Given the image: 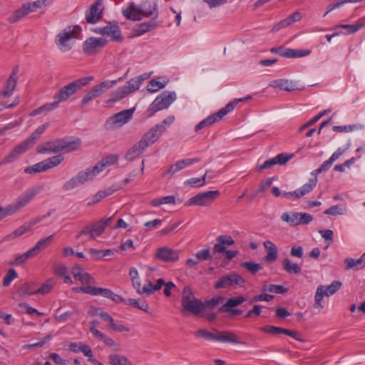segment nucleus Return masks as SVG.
I'll return each mask as SVG.
<instances>
[{
	"label": "nucleus",
	"mask_w": 365,
	"mask_h": 365,
	"mask_svg": "<svg viewBox=\"0 0 365 365\" xmlns=\"http://www.w3.org/2000/svg\"><path fill=\"white\" fill-rule=\"evenodd\" d=\"M164 128L161 125L153 126L140 138V140L130 148L126 154L125 159L131 161L143 153L145 149L155 143L160 137V132Z\"/></svg>",
	"instance_id": "nucleus-1"
},
{
	"label": "nucleus",
	"mask_w": 365,
	"mask_h": 365,
	"mask_svg": "<svg viewBox=\"0 0 365 365\" xmlns=\"http://www.w3.org/2000/svg\"><path fill=\"white\" fill-rule=\"evenodd\" d=\"M122 13L126 19L133 21L140 20L142 14L146 17L153 16V19H156L158 17L157 4L155 1H145L140 5V8H137L134 3L131 2L126 9L123 10Z\"/></svg>",
	"instance_id": "nucleus-2"
},
{
	"label": "nucleus",
	"mask_w": 365,
	"mask_h": 365,
	"mask_svg": "<svg viewBox=\"0 0 365 365\" xmlns=\"http://www.w3.org/2000/svg\"><path fill=\"white\" fill-rule=\"evenodd\" d=\"M81 141L77 139L73 141H67L65 139H57L53 141H48L39 145L37 147L38 153H56L60 151L66 153L76 150L80 146Z\"/></svg>",
	"instance_id": "nucleus-3"
},
{
	"label": "nucleus",
	"mask_w": 365,
	"mask_h": 365,
	"mask_svg": "<svg viewBox=\"0 0 365 365\" xmlns=\"http://www.w3.org/2000/svg\"><path fill=\"white\" fill-rule=\"evenodd\" d=\"M181 305V312L184 315L192 314L198 316L202 312V302L195 297L189 286L185 287L182 292Z\"/></svg>",
	"instance_id": "nucleus-4"
},
{
	"label": "nucleus",
	"mask_w": 365,
	"mask_h": 365,
	"mask_svg": "<svg viewBox=\"0 0 365 365\" xmlns=\"http://www.w3.org/2000/svg\"><path fill=\"white\" fill-rule=\"evenodd\" d=\"M92 80V76L77 79L76 81H74L63 86L57 93L54 95L53 98L57 101L58 103L60 102L65 101L72 95H73L78 90L87 85Z\"/></svg>",
	"instance_id": "nucleus-5"
},
{
	"label": "nucleus",
	"mask_w": 365,
	"mask_h": 365,
	"mask_svg": "<svg viewBox=\"0 0 365 365\" xmlns=\"http://www.w3.org/2000/svg\"><path fill=\"white\" fill-rule=\"evenodd\" d=\"M176 100V93L174 91H163L149 106L147 113L152 117L155 113L168 108Z\"/></svg>",
	"instance_id": "nucleus-6"
},
{
	"label": "nucleus",
	"mask_w": 365,
	"mask_h": 365,
	"mask_svg": "<svg viewBox=\"0 0 365 365\" xmlns=\"http://www.w3.org/2000/svg\"><path fill=\"white\" fill-rule=\"evenodd\" d=\"M81 28L76 25L73 26H68L61 32H60L56 38V43L59 49L63 51H68L71 49L69 41L73 38H76L81 33Z\"/></svg>",
	"instance_id": "nucleus-7"
},
{
	"label": "nucleus",
	"mask_w": 365,
	"mask_h": 365,
	"mask_svg": "<svg viewBox=\"0 0 365 365\" xmlns=\"http://www.w3.org/2000/svg\"><path fill=\"white\" fill-rule=\"evenodd\" d=\"M114 216L102 218L100 220L93 223L90 226H86L76 236L78 239L82 235H88L91 239H95L99 237L104 232L106 227L110 225L113 222Z\"/></svg>",
	"instance_id": "nucleus-8"
},
{
	"label": "nucleus",
	"mask_w": 365,
	"mask_h": 365,
	"mask_svg": "<svg viewBox=\"0 0 365 365\" xmlns=\"http://www.w3.org/2000/svg\"><path fill=\"white\" fill-rule=\"evenodd\" d=\"M63 159L64 158L62 155L52 156L32 166L26 168L24 172L28 174L44 172L58 166L63 162Z\"/></svg>",
	"instance_id": "nucleus-9"
},
{
	"label": "nucleus",
	"mask_w": 365,
	"mask_h": 365,
	"mask_svg": "<svg viewBox=\"0 0 365 365\" xmlns=\"http://www.w3.org/2000/svg\"><path fill=\"white\" fill-rule=\"evenodd\" d=\"M220 193L218 190L200 192L186 201L185 205L208 206L211 205L214 200L220 196Z\"/></svg>",
	"instance_id": "nucleus-10"
},
{
	"label": "nucleus",
	"mask_w": 365,
	"mask_h": 365,
	"mask_svg": "<svg viewBox=\"0 0 365 365\" xmlns=\"http://www.w3.org/2000/svg\"><path fill=\"white\" fill-rule=\"evenodd\" d=\"M94 31L102 36L110 37L113 41L122 42L123 40L118 23L115 21L109 22L104 27L96 28Z\"/></svg>",
	"instance_id": "nucleus-11"
},
{
	"label": "nucleus",
	"mask_w": 365,
	"mask_h": 365,
	"mask_svg": "<svg viewBox=\"0 0 365 365\" xmlns=\"http://www.w3.org/2000/svg\"><path fill=\"white\" fill-rule=\"evenodd\" d=\"M141 84L136 77L130 79L126 85L119 87L117 90L111 94V100L117 101L125 98L126 96L137 91Z\"/></svg>",
	"instance_id": "nucleus-12"
},
{
	"label": "nucleus",
	"mask_w": 365,
	"mask_h": 365,
	"mask_svg": "<svg viewBox=\"0 0 365 365\" xmlns=\"http://www.w3.org/2000/svg\"><path fill=\"white\" fill-rule=\"evenodd\" d=\"M107 44L103 38L90 37L83 43V52L87 56H93L100 51Z\"/></svg>",
	"instance_id": "nucleus-13"
},
{
	"label": "nucleus",
	"mask_w": 365,
	"mask_h": 365,
	"mask_svg": "<svg viewBox=\"0 0 365 365\" xmlns=\"http://www.w3.org/2000/svg\"><path fill=\"white\" fill-rule=\"evenodd\" d=\"M245 281L242 277L236 272H232L229 275L222 276L220 277L215 284L214 287L216 289H225L235 284H242L245 283Z\"/></svg>",
	"instance_id": "nucleus-14"
},
{
	"label": "nucleus",
	"mask_w": 365,
	"mask_h": 365,
	"mask_svg": "<svg viewBox=\"0 0 365 365\" xmlns=\"http://www.w3.org/2000/svg\"><path fill=\"white\" fill-rule=\"evenodd\" d=\"M180 251L164 246L157 249L155 257L164 262H175L179 259Z\"/></svg>",
	"instance_id": "nucleus-15"
},
{
	"label": "nucleus",
	"mask_w": 365,
	"mask_h": 365,
	"mask_svg": "<svg viewBox=\"0 0 365 365\" xmlns=\"http://www.w3.org/2000/svg\"><path fill=\"white\" fill-rule=\"evenodd\" d=\"M38 189L32 188L24 192L20 195L14 204L9 205L13 214L25 207L33 197L38 192Z\"/></svg>",
	"instance_id": "nucleus-16"
},
{
	"label": "nucleus",
	"mask_w": 365,
	"mask_h": 365,
	"mask_svg": "<svg viewBox=\"0 0 365 365\" xmlns=\"http://www.w3.org/2000/svg\"><path fill=\"white\" fill-rule=\"evenodd\" d=\"M272 53L278 54L285 58H301L310 54V50H297L284 46L273 47L270 49Z\"/></svg>",
	"instance_id": "nucleus-17"
},
{
	"label": "nucleus",
	"mask_w": 365,
	"mask_h": 365,
	"mask_svg": "<svg viewBox=\"0 0 365 365\" xmlns=\"http://www.w3.org/2000/svg\"><path fill=\"white\" fill-rule=\"evenodd\" d=\"M215 331V341L225 343V344H245V342L240 339V337L232 331H218L214 329Z\"/></svg>",
	"instance_id": "nucleus-18"
},
{
	"label": "nucleus",
	"mask_w": 365,
	"mask_h": 365,
	"mask_svg": "<svg viewBox=\"0 0 365 365\" xmlns=\"http://www.w3.org/2000/svg\"><path fill=\"white\" fill-rule=\"evenodd\" d=\"M103 1L97 0L86 12V19L89 24L98 22L103 16Z\"/></svg>",
	"instance_id": "nucleus-19"
},
{
	"label": "nucleus",
	"mask_w": 365,
	"mask_h": 365,
	"mask_svg": "<svg viewBox=\"0 0 365 365\" xmlns=\"http://www.w3.org/2000/svg\"><path fill=\"white\" fill-rule=\"evenodd\" d=\"M259 330L264 333L270 334L273 335H278L280 334H284L287 336H289L296 340L302 341L299 336L300 334L297 331L289 330L287 329H284L282 327H278L272 325H266L259 328Z\"/></svg>",
	"instance_id": "nucleus-20"
},
{
	"label": "nucleus",
	"mask_w": 365,
	"mask_h": 365,
	"mask_svg": "<svg viewBox=\"0 0 365 365\" xmlns=\"http://www.w3.org/2000/svg\"><path fill=\"white\" fill-rule=\"evenodd\" d=\"M316 187V178L310 180L309 182L304 184L301 188L297 189L292 192H286L282 194L283 197L287 199H299L306 194L310 192Z\"/></svg>",
	"instance_id": "nucleus-21"
},
{
	"label": "nucleus",
	"mask_w": 365,
	"mask_h": 365,
	"mask_svg": "<svg viewBox=\"0 0 365 365\" xmlns=\"http://www.w3.org/2000/svg\"><path fill=\"white\" fill-rule=\"evenodd\" d=\"M18 73H19V66H16L12 69V71L6 80V85L4 86V89L1 92V95L4 97H9L12 95L14 91L18 79Z\"/></svg>",
	"instance_id": "nucleus-22"
},
{
	"label": "nucleus",
	"mask_w": 365,
	"mask_h": 365,
	"mask_svg": "<svg viewBox=\"0 0 365 365\" xmlns=\"http://www.w3.org/2000/svg\"><path fill=\"white\" fill-rule=\"evenodd\" d=\"M31 148L26 143L24 140L17 145L2 160L1 163H11L18 159L20 155L26 152Z\"/></svg>",
	"instance_id": "nucleus-23"
},
{
	"label": "nucleus",
	"mask_w": 365,
	"mask_h": 365,
	"mask_svg": "<svg viewBox=\"0 0 365 365\" xmlns=\"http://www.w3.org/2000/svg\"><path fill=\"white\" fill-rule=\"evenodd\" d=\"M31 148L26 143L24 140L17 145L2 160L1 163H11L18 159L20 155L26 152Z\"/></svg>",
	"instance_id": "nucleus-24"
},
{
	"label": "nucleus",
	"mask_w": 365,
	"mask_h": 365,
	"mask_svg": "<svg viewBox=\"0 0 365 365\" xmlns=\"http://www.w3.org/2000/svg\"><path fill=\"white\" fill-rule=\"evenodd\" d=\"M31 148L26 143L24 140L17 145L2 160L1 163H11L18 159L20 155L26 152Z\"/></svg>",
	"instance_id": "nucleus-25"
},
{
	"label": "nucleus",
	"mask_w": 365,
	"mask_h": 365,
	"mask_svg": "<svg viewBox=\"0 0 365 365\" xmlns=\"http://www.w3.org/2000/svg\"><path fill=\"white\" fill-rule=\"evenodd\" d=\"M134 111L135 108H133L117 113L116 114L110 118V119L107 121L106 125H108L110 123L114 125H123L128 122L132 118Z\"/></svg>",
	"instance_id": "nucleus-26"
},
{
	"label": "nucleus",
	"mask_w": 365,
	"mask_h": 365,
	"mask_svg": "<svg viewBox=\"0 0 365 365\" xmlns=\"http://www.w3.org/2000/svg\"><path fill=\"white\" fill-rule=\"evenodd\" d=\"M235 244V241L231 236L220 235L217 237V243L213 247L215 252L224 253L226 251L227 246H231Z\"/></svg>",
	"instance_id": "nucleus-27"
},
{
	"label": "nucleus",
	"mask_w": 365,
	"mask_h": 365,
	"mask_svg": "<svg viewBox=\"0 0 365 365\" xmlns=\"http://www.w3.org/2000/svg\"><path fill=\"white\" fill-rule=\"evenodd\" d=\"M264 247L267 250V255L264 257V259L268 263H272L277 260L278 257V250L277 246L271 241H264Z\"/></svg>",
	"instance_id": "nucleus-28"
},
{
	"label": "nucleus",
	"mask_w": 365,
	"mask_h": 365,
	"mask_svg": "<svg viewBox=\"0 0 365 365\" xmlns=\"http://www.w3.org/2000/svg\"><path fill=\"white\" fill-rule=\"evenodd\" d=\"M33 11H34V9H31V4H25L20 9L16 10L13 13V14L9 18L8 21L11 24L16 23L26 15Z\"/></svg>",
	"instance_id": "nucleus-29"
},
{
	"label": "nucleus",
	"mask_w": 365,
	"mask_h": 365,
	"mask_svg": "<svg viewBox=\"0 0 365 365\" xmlns=\"http://www.w3.org/2000/svg\"><path fill=\"white\" fill-rule=\"evenodd\" d=\"M251 98V96H247L245 98L235 99L234 101L228 103L224 108H222L219 111L216 112V116L219 117V118L221 120L225 115L232 111L239 102L245 101Z\"/></svg>",
	"instance_id": "nucleus-30"
},
{
	"label": "nucleus",
	"mask_w": 365,
	"mask_h": 365,
	"mask_svg": "<svg viewBox=\"0 0 365 365\" xmlns=\"http://www.w3.org/2000/svg\"><path fill=\"white\" fill-rule=\"evenodd\" d=\"M100 172H101V169H99L98 165H96L92 168H88L85 171L78 173L77 176L79 178L80 183L83 184L92 180Z\"/></svg>",
	"instance_id": "nucleus-31"
},
{
	"label": "nucleus",
	"mask_w": 365,
	"mask_h": 365,
	"mask_svg": "<svg viewBox=\"0 0 365 365\" xmlns=\"http://www.w3.org/2000/svg\"><path fill=\"white\" fill-rule=\"evenodd\" d=\"M344 262L346 265L345 269L347 270L351 269H361L365 267V252L357 259L348 257L344 259Z\"/></svg>",
	"instance_id": "nucleus-32"
},
{
	"label": "nucleus",
	"mask_w": 365,
	"mask_h": 365,
	"mask_svg": "<svg viewBox=\"0 0 365 365\" xmlns=\"http://www.w3.org/2000/svg\"><path fill=\"white\" fill-rule=\"evenodd\" d=\"M245 301L246 299L242 295L237 297L230 298L227 299L225 304H223L222 307L219 308V312H227V310H231V308H235L236 307L240 305Z\"/></svg>",
	"instance_id": "nucleus-33"
},
{
	"label": "nucleus",
	"mask_w": 365,
	"mask_h": 365,
	"mask_svg": "<svg viewBox=\"0 0 365 365\" xmlns=\"http://www.w3.org/2000/svg\"><path fill=\"white\" fill-rule=\"evenodd\" d=\"M200 161L199 158H192V159H186V160H182L176 162L174 165H172L168 170V173L170 174H174L178 170H182L186 166L190 165L194 163H197Z\"/></svg>",
	"instance_id": "nucleus-34"
},
{
	"label": "nucleus",
	"mask_w": 365,
	"mask_h": 365,
	"mask_svg": "<svg viewBox=\"0 0 365 365\" xmlns=\"http://www.w3.org/2000/svg\"><path fill=\"white\" fill-rule=\"evenodd\" d=\"M155 20V19H153L151 21L148 22H144L137 24L134 30L136 34V36H141L145 33L150 31L154 28H155L157 26V23Z\"/></svg>",
	"instance_id": "nucleus-35"
},
{
	"label": "nucleus",
	"mask_w": 365,
	"mask_h": 365,
	"mask_svg": "<svg viewBox=\"0 0 365 365\" xmlns=\"http://www.w3.org/2000/svg\"><path fill=\"white\" fill-rule=\"evenodd\" d=\"M272 86L287 91H293L297 89L295 83L287 79L275 80L273 81Z\"/></svg>",
	"instance_id": "nucleus-36"
},
{
	"label": "nucleus",
	"mask_w": 365,
	"mask_h": 365,
	"mask_svg": "<svg viewBox=\"0 0 365 365\" xmlns=\"http://www.w3.org/2000/svg\"><path fill=\"white\" fill-rule=\"evenodd\" d=\"M53 235H50L46 238L40 240L36 245L31 248L30 250L34 255V256H36L41 251L45 250L47 248L51 243L53 240Z\"/></svg>",
	"instance_id": "nucleus-37"
},
{
	"label": "nucleus",
	"mask_w": 365,
	"mask_h": 365,
	"mask_svg": "<svg viewBox=\"0 0 365 365\" xmlns=\"http://www.w3.org/2000/svg\"><path fill=\"white\" fill-rule=\"evenodd\" d=\"M341 282L334 281L329 286L320 285L318 288H322V292H323L325 296L329 297L335 294L341 288Z\"/></svg>",
	"instance_id": "nucleus-38"
},
{
	"label": "nucleus",
	"mask_w": 365,
	"mask_h": 365,
	"mask_svg": "<svg viewBox=\"0 0 365 365\" xmlns=\"http://www.w3.org/2000/svg\"><path fill=\"white\" fill-rule=\"evenodd\" d=\"M220 119L216 116V113L207 116L206 118L200 121L195 127V131L198 132L202 128L213 125L215 123L219 121Z\"/></svg>",
	"instance_id": "nucleus-39"
},
{
	"label": "nucleus",
	"mask_w": 365,
	"mask_h": 365,
	"mask_svg": "<svg viewBox=\"0 0 365 365\" xmlns=\"http://www.w3.org/2000/svg\"><path fill=\"white\" fill-rule=\"evenodd\" d=\"M110 365H133L127 357L119 354H110L108 356Z\"/></svg>",
	"instance_id": "nucleus-40"
},
{
	"label": "nucleus",
	"mask_w": 365,
	"mask_h": 365,
	"mask_svg": "<svg viewBox=\"0 0 365 365\" xmlns=\"http://www.w3.org/2000/svg\"><path fill=\"white\" fill-rule=\"evenodd\" d=\"M119 155L117 154H111L101 159L96 165H98L99 169L103 171L106 168L118 162Z\"/></svg>",
	"instance_id": "nucleus-41"
},
{
	"label": "nucleus",
	"mask_w": 365,
	"mask_h": 365,
	"mask_svg": "<svg viewBox=\"0 0 365 365\" xmlns=\"http://www.w3.org/2000/svg\"><path fill=\"white\" fill-rule=\"evenodd\" d=\"M282 265L284 269L289 274H299L302 272L300 267L297 263L292 262V261L288 258H286L282 261Z\"/></svg>",
	"instance_id": "nucleus-42"
},
{
	"label": "nucleus",
	"mask_w": 365,
	"mask_h": 365,
	"mask_svg": "<svg viewBox=\"0 0 365 365\" xmlns=\"http://www.w3.org/2000/svg\"><path fill=\"white\" fill-rule=\"evenodd\" d=\"M56 282L54 278H49L46 279V282H43L38 289H36V294L44 295L49 293L53 289Z\"/></svg>",
	"instance_id": "nucleus-43"
},
{
	"label": "nucleus",
	"mask_w": 365,
	"mask_h": 365,
	"mask_svg": "<svg viewBox=\"0 0 365 365\" xmlns=\"http://www.w3.org/2000/svg\"><path fill=\"white\" fill-rule=\"evenodd\" d=\"M261 290L263 292H269L271 293H276V294H285L288 292V289L285 288L282 285L267 284L262 285Z\"/></svg>",
	"instance_id": "nucleus-44"
},
{
	"label": "nucleus",
	"mask_w": 365,
	"mask_h": 365,
	"mask_svg": "<svg viewBox=\"0 0 365 365\" xmlns=\"http://www.w3.org/2000/svg\"><path fill=\"white\" fill-rule=\"evenodd\" d=\"M209 173L210 171L207 170L202 178H193L187 180L185 182V185L192 187H202L206 183V177L207 176Z\"/></svg>",
	"instance_id": "nucleus-45"
},
{
	"label": "nucleus",
	"mask_w": 365,
	"mask_h": 365,
	"mask_svg": "<svg viewBox=\"0 0 365 365\" xmlns=\"http://www.w3.org/2000/svg\"><path fill=\"white\" fill-rule=\"evenodd\" d=\"M299 212H284L282 215V220L284 222H287L288 224H289L292 226H297L299 225Z\"/></svg>",
	"instance_id": "nucleus-46"
},
{
	"label": "nucleus",
	"mask_w": 365,
	"mask_h": 365,
	"mask_svg": "<svg viewBox=\"0 0 365 365\" xmlns=\"http://www.w3.org/2000/svg\"><path fill=\"white\" fill-rule=\"evenodd\" d=\"M153 207H159L163 204H175V197L173 195H168L159 199H153L150 202Z\"/></svg>",
	"instance_id": "nucleus-47"
},
{
	"label": "nucleus",
	"mask_w": 365,
	"mask_h": 365,
	"mask_svg": "<svg viewBox=\"0 0 365 365\" xmlns=\"http://www.w3.org/2000/svg\"><path fill=\"white\" fill-rule=\"evenodd\" d=\"M89 294L93 296H98L101 295L103 297L109 299L112 291L109 289L106 288H101V287H96L92 286V288H88Z\"/></svg>",
	"instance_id": "nucleus-48"
},
{
	"label": "nucleus",
	"mask_w": 365,
	"mask_h": 365,
	"mask_svg": "<svg viewBox=\"0 0 365 365\" xmlns=\"http://www.w3.org/2000/svg\"><path fill=\"white\" fill-rule=\"evenodd\" d=\"M35 257L31 250H29L25 253L16 257L14 261L9 262L10 265H21L26 262L29 258Z\"/></svg>",
	"instance_id": "nucleus-49"
},
{
	"label": "nucleus",
	"mask_w": 365,
	"mask_h": 365,
	"mask_svg": "<svg viewBox=\"0 0 365 365\" xmlns=\"http://www.w3.org/2000/svg\"><path fill=\"white\" fill-rule=\"evenodd\" d=\"M30 230V225H28L26 223L24 225L19 227V228L16 229L12 233L6 235L4 237V240H13L14 238H16L18 237L21 236L25 232Z\"/></svg>",
	"instance_id": "nucleus-50"
},
{
	"label": "nucleus",
	"mask_w": 365,
	"mask_h": 365,
	"mask_svg": "<svg viewBox=\"0 0 365 365\" xmlns=\"http://www.w3.org/2000/svg\"><path fill=\"white\" fill-rule=\"evenodd\" d=\"M34 284L24 283L19 289L18 292L20 295L30 296L32 294H37L36 289H35Z\"/></svg>",
	"instance_id": "nucleus-51"
},
{
	"label": "nucleus",
	"mask_w": 365,
	"mask_h": 365,
	"mask_svg": "<svg viewBox=\"0 0 365 365\" xmlns=\"http://www.w3.org/2000/svg\"><path fill=\"white\" fill-rule=\"evenodd\" d=\"M168 81L163 83L157 79H152L149 81L147 86V91L150 93H155L158 91L159 90L163 88L167 84Z\"/></svg>",
	"instance_id": "nucleus-52"
},
{
	"label": "nucleus",
	"mask_w": 365,
	"mask_h": 365,
	"mask_svg": "<svg viewBox=\"0 0 365 365\" xmlns=\"http://www.w3.org/2000/svg\"><path fill=\"white\" fill-rule=\"evenodd\" d=\"M125 304L139 309L145 312H148L149 306L146 302H143L142 303H140L139 300L134 299H128L126 300Z\"/></svg>",
	"instance_id": "nucleus-53"
},
{
	"label": "nucleus",
	"mask_w": 365,
	"mask_h": 365,
	"mask_svg": "<svg viewBox=\"0 0 365 365\" xmlns=\"http://www.w3.org/2000/svg\"><path fill=\"white\" fill-rule=\"evenodd\" d=\"M241 266L249 271L252 274H256L262 269V266L259 263L252 262H245L241 263Z\"/></svg>",
	"instance_id": "nucleus-54"
},
{
	"label": "nucleus",
	"mask_w": 365,
	"mask_h": 365,
	"mask_svg": "<svg viewBox=\"0 0 365 365\" xmlns=\"http://www.w3.org/2000/svg\"><path fill=\"white\" fill-rule=\"evenodd\" d=\"M295 21L292 19V16L289 15L286 19L280 21L278 24H275L272 29V32L278 31L279 29L287 27L292 24H294Z\"/></svg>",
	"instance_id": "nucleus-55"
},
{
	"label": "nucleus",
	"mask_w": 365,
	"mask_h": 365,
	"mask_svg": "<svg viewBox=\"0 0 365 365\" xmlns=\"http://www.w3.org/2000/svg\"><path fill=\"white\" fill-rule=\"evenodd\" d=\"M345 212L346 208L339 205L331 206L324 212L325 215H344Z\"/></svg>",
	"instance_id": "nucleus-56"
},
{
	"label": "nucleus",
	"mask_w": 365,
	"mask_h": 365,
	"mask_svg": "<svg viewBox=\"0 0 365 365\" xmlns=\"http://www.w3.org/2000/svg\"><path fill=\"white\" fill-rule=\"evenodd\" d=\"M362 128V125L359 124L349 125H334L332 129L335 132H351L354 130Z\"/></svg>",
	"instance_id": "nucleus-57"
},
{
	"label": "nucleus",
	"mask_w": 365,
	"mask_h": 365,
	"mask_svg": "<svg viewBox=\"0 0 365 365\" xmlns=\"http://www.w3.org/2000/svg\"><path fill=\"white\" fill-rule=\"evenodd\" d=\"M223 299L222 297L217 296L214 297L209 300L202 302V311L205 308L214 309L217 304H219Z\"/></svg>",
	"instance_id": "nucleus-58"
},
{
	"label": "nucleus",
	"mask_w": 365,
	"mask_h": 365,
	"mask_svg": "<svg viewBox=\"0 0 365 365\" xmlns=\"http://www.w3.org/2000/svg\"><path fill=\"white\" fill-rule=\"evenodd\" d=\"M18 277V274L16 270L13 268H10L3 279V286L8 287L11 282L16 278Z\"/></svg>",
	"instance_id": "nucleus-59"
},
{
	"label": "nucleus",
	"mask_w": 365,
	"mask_h": 365,
	"mask_svg": "<svg viewBox=\"0 0 365 365\" xmlns=\"http://www.w3.org/2000/svg\"><path fill=\"white\" fill-rule=\"evenodd\" d=\"M362 26V24H339L336 28L345 29H346L345 34H352L359 31Z\"/></svg>",
	"instance_id": "nucleus-60"
},
{
	"label": "nucleus",
	"mask_w": 365,
	"mask_h": 365,
	"mask_svg": "<svg viewBox=\"0 0 365 365\" xmlns=\"http://www.w3.org/2000/svg\"><path fill=\"white\" fill-rule=\"evenodd\" d=\"M80 185H83V183H80L79 178H78L77 175L66 182L63 185V188L64 190H70L72 189H74L75 187H78Z\"/></svg>",
	"instance_id": "nucleus-61"
},
{
	"label": "nucleus",
	"mask_w": 365,
	"mask_h": 365,
	"mask_svg": "<svg viewBox=\"0 0 365 365\" xmlns=\"http://www.w3.org/2000/svg\"><path fill=\"white\" fill-rule=\"evenodd\" d=\"M195 336L197 337H201L204 338L207 340L214 341H215V332H211L204 329H200L197 331L195 333Z\"/></svg>",
	"instance_id": "nucleus-62"
},
{
	"label": "nucleus",
	"mask_w": 365,
	"mask_h": 365,
	"mask_svg": "<svg viewBox=\"0 0 365 365\" xmlns=\"http://www.w3.org/2000/svg\"><path fill=\"white\" fill-rule=\"evenodd\" d=\"M322 288L317 289L315 296H314V307L316 309H322L324 308V304H322L323 297L325 296L323 292L321 291Z\"/></svg>",
	"instance_id": "nucleus-63"
},
{
	"label": "nucleus",
	"mask_w": 365,
	"mask_h": 365,
	"mask_svg": "<svg viewBox=\"0 0 365 365\" xmlns=\"http://www.w3.org/2000/svg\"><path fill=\"white\" fill-rule=\"evenodd\" d=\"M75 279L80 281L83 284L89 285L94 282V279L86 272H82Z\"/></svg>",
	"instance_id": "nucleus-64"
}]
</instances>
